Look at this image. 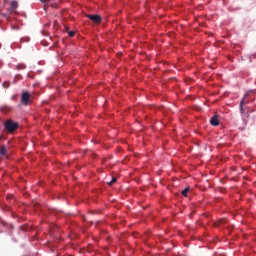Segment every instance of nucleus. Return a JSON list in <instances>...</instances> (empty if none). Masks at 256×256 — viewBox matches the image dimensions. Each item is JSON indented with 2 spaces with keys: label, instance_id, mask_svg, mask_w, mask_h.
<instances>
[{
  "label": "nucleus",
  "instance_id": "3",
  "mask_svg": "<svg viewBox=\"0 0 256 256\" xmlns=\"http://www.w3.org/2000/svg\"><path fill=\"white\" fill-rule=\"evenodd\" d=\"M31 94L29 92H22L21 94V103L22 105H31Z\"/></svg>",
  "mask_w": 256,
  "mask_h": 256
},
{
  "label": "nucleus",
  "instance_id": "5",
  "mask_svg": "<svg viewBox=\"0 0 256 256\" xmlns=\"http://www.w3.org/2000/svg\"><path fill=\"white\" fill-rule=\"evenodd\" d=\"M87 18L90 19V21H92L96 25H99V23H101V21H102L101 16L95 15V14H88Z\"/></svg>",
  "mask_w": 256,
  "mask_h": 256
},
{
  "label": "nucleus",
  "instance_id": "11",
  "mask_svg": "<svg viewBox=\"0 0 256 256\" xmlns=\"http://www.w3.org/2000/svg\"><path fill=\"white\" fill-rule=\"evenodd\" d=\"M114 183H117V178H112V180L108 182V185L111 187V185H114Z\"/></svg>",
  "mask_w": 256,
  "mask_h": 256
},
{
  "label": "nucleus",
  "instance_id": "8",
  "mask_svg": "<svg viewBox=\"0 0 256 256\" xmlns=\"http://www.w3.org/2000/svg\"><path fill=\"white\" fill-rule=\"evenodd\" d=\"M226 224H227V219L222 218L214 223V227H219L220 225H226Z\"/></svg>",
  "mask_w": 256,
  "mask_h": 256
},
{
  "label": "nucleus",
  "instance_id": "6",
  "mask_svg": "<svg viewBox=\"0 0 256 256\" xmlns=\"http://www.w3.org/2000/svg\"><path fill=\"white\" fill-rule=\"evenodd\" d=\"M41 3H50L51 7L56 9V7L61 3V0H40Z\"/></svg>",
  "mask_w": 256,
  "mask_h": 256
},
{
  "label": "nucleus",
  "instance_id": "4",
  "mask_svg": "<svg viewBox=\"0 0 256 256\" xmlns=\"http://www.w3.org/2000/svg\"><path fill=\"white\" fill-rule=\"evenodd\" d=\"M247 97H249V93H246L240 102L239 107L241 115H245V108L243 107L249 103V101H247Z\"/></svg>",
  "mask_w": 256,
  "mask_h": 256
},
{
  "label": "nucleus",
  "instance_id": "7",
  "mask_svg": "<svg viewBox=\"0 0 256 256\" xmlns=\"http://www.w3.org/2000/svg\"><path fill=\"white\" fill-rule=\"evenodd\" d=\"M210 125H213V127H217L219 125V117L214 116L210 119Z\"/></svg>",
  "mask_w": 256,
  "mask_h": 256
},
{
  "label": "nucleus",
  "instance_id": "10",
  "mask_svg": "<svg viewBox=\"0 0 256 256\" xmlns=\"http://www.w3.org/2000/svg\"><path fill=\"white\" fill-rule=\"evenodd\" d=\"M187 193H189V187H186L184 190H182L183 197H187Z\"/></svg>",
  "mask_w": 256,
  "mask_h": 256
},
{
  "label": "nucleus",
  "instance_id": "13",
  "mask_svg": "<svg viewBox=\"0 0 256 256\" xmlns=\"http://www.w3.org/2000/svg\"><path fill=\"white\" fill-rule=\"evenodd\" d=\"M3 87H5V89H7V87H9V82L4 83Z\"/></svg>",
  "mask_w": 256,
  "mask_h": 256
},
{
  "label": "nucleus",
  "instance_id": "2",
  "mask_svg": "<svg viewBox=\"0 0 256 256\" xmlns=\"http://www.w3.org/2000/svg\"><path fill=\"white\" fill-rule=\"evenodd\" d=\"M18 127H19V124L17 122H14L13 120H7L6 123H5V129L9 133H13V131L18 129Z\"/></svg>",
  "mask_w": 256,
  "mask_h": 256
},
{
  "label": "nucleus",
  "instance_id": "14",
  "mask_svg": "<svg viewBox=\"0 0 256 256\" xmlns=\"http://www.w3.org/2000/svg\"><path fill=\"white\" fill-rule=\"evenodd\" d=\"M66 31H69V28H68V27H66Z\"/></svg>",
  "mask_w": 256,
  "mask_h": 256
},
{
  "label": "nucleus",
  "instance_id": "12",
  "mask_svg": "<svg viewBox=\"0 0 256 256\" xmlns=\"http://www.w3.org/2000/svg\"><path fill=\"white\" fill-rule=\"evenodd\" d=\"M68 35H69V37H75V32L74 31H69Z\"/></svg>",
  "mask_w": 256,
  "mask_h": 256
},
{
  "label": "nucleus",
  "instance_id": "1",
  "mask_svg": "<svg viewBox=\"0 0 256 256\" xmlns=\"http://www.w3.org/2000/svg\"><path fill=\"white\" fill-rule=\"evenodd\" d=\"M19 7V3L15 0L10 2V6L7 8V13L4 14V17L9 19V15H13V13H17V8Z\"/></svg>",
  "mask_w": 256,
  "mask_h": 256
},
{
  "label": "nucleus",
  "instance_id": "9",
  "mask_svg": "<svg viewBox=\"0 0 256 256\" xmlns=\"http://www.w3.org/2000/svg\"><path fill=\"white\" fill-rule=\"evenodd\" d=\"M0 155L1 157H5V155H7V147L5 146L0 147Z\"/></svg>",
  "mask_w": 256,
  "mask_h": 256
}]
</instances>
